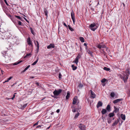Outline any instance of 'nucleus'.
I'll return each instance as SVG.
<instances>
[{
  "label": "nucleus",
  "mask_w": 130,
  "mask_h": 130,
  "mask_svg": "<svg viewBox=\"0 0 130 130\" xmlns=\"http://www.w3.org/2000/svg\"><path fill=\"white\" fill-rule=\"evenodd\" d=\"M130 73L129 72V69H127L125 73V74H124L123 76L120 75V78L122 79L124 81V82H126L128 78V76L129 75Z\"/></svg>",
  "instance_id": "f257e3e1"
},
{
  "label": "nucleus",
  "mask_w": 130,
  "mask_h": 130,
  "mask_svg": "<svg viewBox=\"0 0 130 130\" xmlns=\"http://www.w3.org/2000/svg\"><path fill=\"white\" fill-rule=\"evenodd\" d=\"M89 27L90 29L93 31H94L97 28V27L94 23L91 24L89 26Z\"/></svg>",
  "instance_id": "f03ea898"
},
{
  "label": "nucleus",
  "mask_w": 130,
  "mask_h": 130,
  "mask_svg": "<svg viewBox=\"0 0 130 130\" xmlns=\"http://www.w3.org/2000/svg\"><path fill=\"white\" fill-rule=\"evenodd\" d=\"M62 90L59 89L58 90L55 89L53 92L54 95L56 96L58 95L62 91Z\"/></svg>",
  "instance_id": "7ed1b4c3"
},
{
  "label": "nucleus",
  "mask_w": 130,
  "mask_h": 130,
  "mask_svg": "<svg viewBox=\"0 0 130 130\" xmlns=\"http://www.w3.org/2000/svg\"><path fill=\"white\" fill-rule=\"evenodd\" d=\"M78 127L79 128L80 130H86L85 126L82 124V123H80L78 125Z\"/></svg>",
  "instance_id": "20e7f679"
},
{
  "label": "nucleus",
  "mask_w": 130,
  "mask_h": 130,
  "mask_svg": "<svg viewBox=\"0 0 130 130\" xmlns=\"http://www.w3.org/2000/svg\"><path fill=\"white\" fill-rule=\"evenodd\" d=\"M71 18L73 21L74 24V23L75 22V19L74 12L73 10H72L71 12Z\"/></svg>",
  "instance_id": "39448f33"
},
{
  "label": "nucleus",
  "mask_w": 130,
  "mask_h": 130,
  "mask_svg": "<svg viewBox=\"0 0 130 130\" xmlns=\"http://www.w3.org/2000/svg\"><path fill=\"white\" fill-rule=\"evenodd\" d=\"M103 103L102 102L99 101L98 103L97 104L96 106L97 108H98L100 107H101L102 106Z\"/></svg>",
  "instance_id": "423d86ee"
},
{
  "label": "nucleus",
  "mask_w": 130,
  "mask_h": 130,
  "mask_svg": "<svg viewBox=\"0 0 130 130\" xmlns=\"http://www.w3.org/2000/svg\"><path fill=\"white\" fill-rule=\"evenodd\" d=\"M55 47V45L54 44H50L49 45L47 46V48L48 49H51L52 48H54Z\"/></svg>",
  "instance_id": "0eeeda50"
},
{
  "label": "nucleus",
  "mask_w": 130,
  "mask_h": 130,
  "mask_svg": "<svg viewBox=\"0 0 130 130\" xmlns=\"http://www.w3.org/2000/svg\"><path fill=\"white\" fill-rule=\"evenodd\" d=\"M97 47L98 48L101 49V48H107V47H106V46L105 45H101L100 44H99L98 45H97Z\"/></svg>",
  "instance_id": "6e6552de"
},
{
  "label": "nucleus",
  "mask_w": 130,
  "mask_h": 130,
  "mask_svg": "<svg viewBox=\"0 0 130 130\" xmlns=\"http://www.w3.org/2000/svg\"><path fill=\"white\" fill-rule=\"evenodd\" d=\"M123 100L122 99H118L113 101V103L114 104H116L120 101H122Z\"/></svg>",
  "instance_id": "1a4fd4ad"
},
{
  "label": "nucleus",
  "mask_w": 130,
  "mask_h": 130,
  "mask_svg": "<svg viewBox=\"0 0 130 130\" xmlns=\"http://www.w3.org/2000/svg\"><path fill=\"white\" fill-rule=\"evenodd\" d=\"M91 97L93 98H94L96 96V95L94 94V93L91 90Z\"/></svg>",
  "instance_id": "9d476101"
},
{
  "label": "nucleus",
  "mask_w": 130,
  "mask_h": 130,
  "mask_svg": "<svg viewBox=\"0 0 130 130\" xmlns=\"http://www.w3.org/2000/svg\"><path fill=\"white\" fill-rule=\"evenodd\" d=\"M77 96H75L74 98L73 101V104H75L76 103L77 101Z\"/></svg>",
  "instance_id": "9b49d317"
},
{
  "label": "nucleus",
  "mask_w": 130,
  "mask_h": 130,
  "mask_svg": "<svg viewBox=\"0 0 130 130\" xmlns=\"http://www.w3.org/2000/svg\"><path fill=\"white\" fill-rule=\"evenodd\" d=\"M27 104H21L20 108L21 109H23L25 108L27 106Z\"/></svg>",
  "instance_id": "f8f14e48"
},
{
  "label": "nucleus",
  "mask_w": 130,
  "mask_h": 130,
  "mask_svg": "<svg viewBox=\"0 0 130 130\" xmlns=\"http://www.w3.org/2000/svg\"><path fill=\"white\" fill-rule=\"evenodd\" d=\"M114 110L113 111V112L116 113L117 112H119V108L116 107L115 106H114Z\"/></svg>",
  "instance_id": "ddd939ff"
},
{
  "label": "nucleus",
  "mask_w": 130,
  "mask_h": 130,
  "mask_svg": "<svg viewBox=\"0 0 130 130\" xmlns=\"http://www.w3.org/2000/svg\"><path fill=\"white\" fill-rule=\"evenodd\" d=\"M106 110L108 112H110L111 111V107L110 105H107L106 107Z\"/></svg>",
  "instance_id": "4468645a"
},
{
  "label": "nucleus",
  "mask_w": 130,
  "mask_h": 130,
  "mask_svg": "<svg viewBox=\"0 0 130 130\" xmlns=\"http://www.w3.org/2000/svg\"><path fill=\"white\" fill-rule=\"evenodd\" d=\"M87 52L88 53V54H89L90 55V56L91 57L93 56V55L92 54V53H93V52L92 51H90L89 50H87Z\"/></svg>",
  "instance_id": "2eb2a0df"
},
{
  "label": "nucleus",
  "mask_w": 130,
  "mask_h": 130,
  "mask_svg": "<svg viewBox=\"0 0 130 130\" xmlns=\"http://www.w3.org/2000/svg\"><path fill=\"white\" fill-rule=\"evenodd\" d=\"M107 112V110L105 109H103L101 111V113L102 115H104Z\"/></svg>",
  "instance_id": "dca6fc26"
},
{
  "label": "nucleus",
  "mask_w": 130,
  "mask_h": 130,
  "mask_svg": "<svg viewBox=\"0 0 130 130\" xmlns=\"http://www.w3.org/2000/svg\"><path fill=\"white\" fill-rule=\"evenodd\" d=\"M119 120L118 119L114 123L112 124V126H114L116 125H117L119 122Z\"/></svg>",
  "instance_id": "f3484780"
},
{
  "label": "nucleus",
  "mask_w": 130,
  "mask_h": 130,
  "mask_svg": "<svg viewBox=\"0 0 130 130\" xmlns=\"http://www.w3.org/2000/svg\"><path fill=\"white\" fill-rule=\"evenodd\" d=\"M70 96V92L69 91H68L67 92V95L66 96V100L68 99L69 98Z\"/></svg>",
  "instance_id": "a211bd4d"
},
{
  "label": "nucleus",
  "mask_w": 130,
  "mask_h": 130,
  "mask_svg": "<svg viewBox=\"0 0 130 130\" xmlns=\"http://www.w3.org/2000/svg\"><path fill=\"white\" fill-rule=\"evenodd\" d=\"M27 42L29 45H31L32 43L31 42L30 38L29 37L27 39Z\"/></svg>",
  "instance_id": "6ab92c4d"
},
{
  "label": "nucleus",
  "mask_w": 130,
  "mask_h": 130,
  "mask_svg": "<svg viewBox=\"0 0 130 130\" xmlns=\"http://www.w3.org/2000/svg\"><path fill=\"white\" fill-rule=\"evenodd\" d=\"M121 117L122 120H125V115L122 114L121 115Z\"/></svg>",
  "instance_id": "aec40b11"
},
{
  "label": "nucleus",
  "mask_w": 130,
  "mask_h": 130,
  "mask_svg": "<svg viewBox=\"0 0 130 130\" xmlns=\"http://www.w3.org/2000/svg\"><path fill=\"white\" fill-rule=\"evenodd\" d=\"M115 116L114 112H113L112 113H110L109 115L108 116L110 117H113Z\"/></svg>",
  "instance_id": "412c9836"
},
{
  "label": "nucleus",
  "mask_w": 130,
  "mask_h": 130,
  "mask_svg": "<svg viewBox=\"0 0 130 130\" xmlns=\"http://www.w3.org/2000/svg\"><path fill=\"white\" fill-rule=\"evenodd\" d=\"M44 12L45 13V15L47 17V14L48 11L46 8H44Z\"/></svg>",
  "instance_id": "4be33fe9"
},
{
  "label": "nucleus",
  "mask_w": 130,
  "mask_h": 130,
  "mask_svg": "<svg viewBox=\"0 0 130 130\" xmlns=\"http://www.w3.org/2000/svg\"><path fill=\"white\" fill-rule=\"evenodd\" d=\"M36 43H37V52H38V50L39 48V43L38 41H36Z\"/></svg>",
  "instance_id": "5701e85b"
},
{
  "label": "nucleus",
  "mask_w": 130,
  "mask_h": 130,
  "mask_svg": "<svg viewBox=\"0 0 130 130\" xmlns=\"http://www.w3.org/2000/svg\"><path fill=\"white\" fill-rule=\"evenodd\" d=\"M71 108H74V109H72V111L73 112H75L76 111V109H75V107L73 106H72Z\"/></svg>",
  "instance_id": "b1692460"
},
{
  "label": "nucleus",
  "mask_w": 130,
  "mask_h": 130,
  "mask_svg": "<svg viewBox=\"0 0 130 130\" xmlns=\"http://www.w3.org/2000/svg\"><path fill=\"white\" fill-rule=\"evenodd\" d=\"M37 60H36V61H35V62H34L33 63H32L31 64L32 65V66L34 65L35 64H36L37 63V62H38V60L39 58L38 57H37Z\"/></svg>",
  "instance_id": "393cba45"
},
{
  "label": "nucleus",
  "mask_w": 130,
  "mask_h": 130,
  "mask_svg": "<svg viewBox=\"0 0 130 130\" xmlns=\"http://www.w3.org/2000/svg\"><path fill=\"white\" fill-rule=\"evenodd\" d=\"M79 39L81 41V42H84V39L82 37H80L79 38Z\"/></svg>",
  "instance_id": "a878e982"
},
{
  "label": "nucleus",
  "mask_w": 130,
  "mask_h": 130,
  "mask_svg": "<svg viewBox=\"0 0 130 130\" xmlns=\"http://www.w3.org/2000/svg\"><path fill=\"white\" fill-rule=\"evenodd\" d=\"M71 67L72 68V69L73 70H75L77 68V67L76 66H74L73 64L72 65Z\"/></svg>",
  "instance_id": "bb28decb"
},
{
  "label": "nucleus",
  "mask_w": 130,
  "mask_h": 130,
  "mask_svg": "<svg viewBox=\"0 0 130 130\" xmlns=\"http://www.w3.org/2000/svg\"><path fill=\"white\" fill-rule=\"evenodd\" d=\"M103 69L104 70L106 71H109L110 70V69L109 68L106 67H104L103 68Z\"/></svg>",
  "instance_id": "cd10ccee"
},
{
  "label": "nucleus",
  "mask_w": 130,
  "mask_h": 130,
  "mask_svg": "<svg viewBox=\"0 0 130 130\" xmlns=\"http://www.w3.org/2000/svg\"><path fill=\"white\" fill-rule=\"evenodd\" d=\"M12 77H9L8 79H7V80H6L5 82H4L3 83H4L7 82H8L9 80H10L12 78Z\"/></svg>",
  "instance_id": "c85d7f7f"
},
{
  "label": "nucleus",
  "mask_w": 130,
  "mask_h": 130,
  "mask_svg": "<svg viewBox=\"0 0 130 130\" xmlns=\"http://www.w3.org/2000/svg\"><path fill=\"white\" fill-rule=\"evenodd\" d=\"M110 95L112 97H113L115 95V94L113 92H112L111 93Z\"/></svg>",
  "instance_id": "c756f323"
},
{
  "label": "nucleus",
  "mask_w": 130,
  "mask_h": 130,
  "mask_svg": "<svg viewBox=\"0 0 130 130\" xmlns=\"http://www.w3.org/2000/svg\"><path fill=\"white\" fill-rule=\"evenodd\" d=\"M78 59L77 58H76L75 60L74 61V63H76V64H77V63L78 62Z\"/></svg>",
  "instance_id": "7c9ffc66"
},
{
  "label": "nucleus",
  "mask_w": 130,
  "mask_h": 130,
  "mask_svg": "<svg viewBox=\"0 0 130 130\" xmlns=\"http://www.w3.org/2000/svg\"><path fill=\"white\" fill-rule=\"evenodd\" d=\"M22 62V61H19L17 63H14L13 65H17L18 64H19L20 63Z\"/></svg>",
  "instance_id": "2f4dec72"
},
{
  "label": "nucleus",
  "mask_w": 130,
  "mask_h": 130,
  "mask_svg": "<svg viewBox=\"0 0 130 130\" xmlns=\"http://www.w3.org/2000/svg\"><path fill=\"white\" fill-rule=\"evenodd\" d=\"M15 17L17 18L20 19V20L22 21L23 20L22 19V18L18 16L15 15Z\"/></svg>",
  "instance_id": "473e14b6"
},
{
  "label": "nucleus",
  "mask_w": 130,
  "mask_h": 130,
  "mask_svg": "<svg viewBox=\"0 0 130 130\" xmlns=\"http://www.w3.org/2000/svg\"><path fill=\"white\" fill-rule=\"evenodd\" d=\"M68 27L69 29L71 31H72L73 30V29L69 25H68Z\"/></svg>",
  "instance_id": "72a5a7b5"
},
{
  "label": "nucleus",
  "mask_w": 130,
  "mask_h": 130,
  "mask_svg": "<svg viewBox=\"0 0 130 130\" xmlns=\"http://www.w3.org/2000/svg\"><path fill=\"white\" fill-rule=\"evenodd\" d=\"M31 55V53L27 54L24 57V58H26L28 56H30Z\"/></svg>",
  "instance_id": "f704fd0d"
},
{
  "label": "nucleus",
  "mask_w": 130,
  "mask_h": 130,
  "mask_svg": "<svg viewBox=\"0 0 130 130\" xmlns=\"http://www.w3.org/2000/svg\"><path fill=\"white\" fill-rule=\"evenodd\" d=\"M106 79L103 78L101 80V82L102 83H104L106 81Z\"/></svg>",
  "instance_id": "c9c22d12"
},
{
  "label": "nucleus",
  "mask_w": 130,
  "mask_h": 130,
  "mask_svg": "<svg viewBox=\"0 0 130 130\" xmlns=\"http://www.w3.org/2000/svg\"><path fill=\"white\" fill-rule=\"evenodd\" d=\"M30 28V29L31 31V33L33 35H34V31L32 30V28Z\"/></svg>",
  "instance_id": "e433bc0d"
},
{
  "label": "nucleus",
  "mask_w": 130,
  "mask_h": 130,
  "mask_svg": "<svg viewBox=\"0 0 130 130\" xmlns=\"http://www.w3.org/2000/svg\"><path fill=\"white\" fill-rule=\"evenodd\" d=\"M79 113H77L76 115L74 118H77L78 117V116H79Z\"/></svg>",
  "instance_id": "4c0bfd02"
},
{
  "label": "nucleus",
  "mask_w": 130,
  "mask_h": 130,
  "mask_svg": "<svg viewBox=\"0 0 130 130\" xmlns=\"http://www.w3.org/2000/svg\"><path fill=\"white\" fill-rule=\"evenodd\" d=\"M81 57V56L79 54H78L76 58L79 59Z\"/></svg>",
  "instance_id": "58836bf2"
},
{
  "label": "nucleus",
  "mask_w": 130,
  "mask_h": 130,
  "mask_svg": "<svg viewBox=\"0 0 130 130\" xmlns=\"http://www.w3.org/2000/svg\"><path fill=\"white\" fill-rule=\"evenodd\" d=\"M107 122L109 124H110L111 122V120L110 119H108V120Z\"/></svg>",
  "instance_id": "ea45409f"
},
{
  "label": "nucleus",
  "mask_w": 130,
  "mask_h": 130,
  "mask_svg": "<svg viewBox=\"0 0 130 130\" xmlns=\"http://www.w3.org/2000/svg\"><path fill=\"white\" fill-rule=\"evenodd\" d=\"M18 24L19 25H22V22L20 21H18Z\"/></svg>",
  "instance_id": "a19ab883"
},
{
  "label": "nucleus",
  "mask_w": 130,
  "mask_h": 130,
  "mask_svg": "<svg viewBox=\"0 0 130 130\" xmlns=\"http://www.w3.org/2000/svg\"><path fill=\"white\" fill-rule=\"evenodd\" d=\"M83 85L81 84H80L79 85V87H80V88H82L83 87Z\"/></svg>",
  "instance_id": "79ce46f5"
},
{
  "label": "nucleus",
  "mask_w": 130,
  "mask_h": 130,
  "mask_svg": "<svg viewBox=\"0 0 130 130\" xmlns=\"http://www.w3.org/2000/svg\"><path fill=\"white\" fill-rule=\"evenodd\" d=\"M62 75L60 73L59 74V79H61V76Z\"/></svg>",
  "instance_id": "37998d69"
},
{
  "label": "nucleus",
  "mask_w": 130,
  "mask_h": 130,
  "mask_svg": "<svg viewBox=\"0 0 130 130\" xmlns=\"http://www.w3.org/2000/svg\"><path fill=\"white\" fill-rule=\"evenodd\" d=\"M30 67V65L26 67L25 69L27 70Z\"/></svg>",
  "instance_id": "c03bdc74"
},
{
  "label": "nucleus",
  "mask_w": 130,
  "mask_h": 130,
  "mask_svg": "<svg viewBox=\"0 0 130 130\" xmlns=\"http://www.w3.org/2000/svg\"><path fill=\"white\" fill-rule=\"evenodd\" d=\"M4 0V1L5 2V3L7 5H8V3H7V2L6 0Z\"/></svg>",
  "instance_id": "a18cd8bd"
},
{
  "label": "nucleus",
  "mask_w": 130,
  "mask_h": 130,
  "mask_svg": "<svg viewBox=\"0 0 130 130\" xmlns=\"http://www.w3.org/2000/svg\"><path fill=\"white\" fill-rule=\"evenodd\" d=\"M16 94V93H14V95H13V97L12 98V99H13L15 97V94Z\"/></svg>",
  "instance_id": "49530a36"
},
{
  "label": "nucleus",
  "mask_w": 130,
  "mask_h": 130,
  "mask_svg": "<svg viewBox=\"0 0 130 130\" xmlns=\"http://www.w3.org/2000/svg\"><path fill=\"white\" fill-rule=\"evenodd\" d=\"M63 24L66 27H67V26L65 23H64Z\"/></svg>",
  "instance_id": "de8ad7c7"
},
{
  "label": "nucleus",
  "mask_w": 130,
  "mask_h": 130,
  "mask_svg": "<svg viewBox=\"0 0 130 130\" xmlns=\"http://www.w3.org/2000/svg\"><path fill=\"white\" fill-rule=\"evenodd\" d=\"M38 122L34 124V126L35 125H38Z\"/></svg>",
  "instance_id": "09e8293b"
},
{
  "label": "nucleus",
  "mask_w": 130,
  "mask_h": 130,
  "mask_svg": "<svg viewBox=\"0 0 130 130\" xmlns=\"http://www.w3.org/2000/svg\"><path fill=\"white\" fill-rule=\"evenodd\" d=\"M35 84L38 86H39V84L38 83H36Z\"/></svg>",
  "instance_id": "8fccbe9b"
},
{
  "label": "nucleus",
  "mask_w": 130,
  "mask_h": 130,
  "mask_svg": "<svg viewBox=\"0 0 130 130\" xmlns=\"http://www.w3.org/2000/svg\"><path fill=\"white\" fill-rule=\"evenodd\" d=\"M60 110L59 109H57L56 111V112L57 113H59V112Z\"/></svg>",
  "instance_id": "3c124183"
},
{
  "label": "nucleus",
  "mask_w": 130,
  "mask_h": 130,
  "mask_svg": "<svg viewBox=\"0 0 130 130\" xmlns=\"http://www.w3.org/2000/svg\"><path fill=\"white\" fill-rule=\"evenodd\" d=\"M41 125H38V126H37V127H36V128H39V127H41Z\"/></svg>",
  "instance_id": "603ef678"
},
{
  "label": "nucleus",
  "mask_w": 130,
  "mask_h": 130,
  "mask_svg": "<svg viewBox=\"0 0 130 130\" xmlns=\"http://www.w3.org/2000/svg\"><path fill=\"white\" fill-rule=\"evenodd\" d=\"M26 70L25 69L23 70L22 72H24Z\"/></svg>",
  "instance_id": "864d4df0"
},
{
  "label": "nucleus",
  "mask_w": 130,
  "mask_h": 130,
  "mask_svg": "<svg viewBox=\"0 0 130 130\" xmlns=\"http://www.w3.org/2000/svg\"><path fill=\"white\" fill-rule=\"evenodd\" d=\"M102 119L104 120V119L105 118H104L103 116H102Z\"/></svg>",
  "instance_id": "5fc2aeb1"
},
{
  "label": "nucleus",
  "mask_w": 130,
  "mask_h": 130,
  "mask_svg": "<svg viewBox=\"0 0 130 130\" xmlns=\"http://www.w3.org/2000/svg\"><path fill=\"white\" fill-rule=\"evenodd\" d=\"M34 77H33V76H31V77H30V78H33Z\"/></svg>",
  "instance_id": "6e6d98bb"
},
{
  "label": "nucleus",
  "mask_w": 130,
  "mask_h": 130,
  "mask_svg": "<svg viewBox=\"0 0 130 130\" xmlns=\"http://www.w3.org/2000/svg\"><path fill=\"white\" fill-rule=\"evenodd\" d=\"M24 19L27 22H28V21L27 20H26V19L24 17Z\"/></svg>",
  "instance_id": "4d7b16f0"
},
{
  "label": "nucleus",
  "mask_w": 130,
  "mask_h": 130,
  "mask_svg": "<svg viewBox=\"0 0 130 130\" xmlns=\"http://www.w3.org/2000/svg\"><path fill=\"white\" fill-rule=\"evenodd\" d=\"M84 45L85 46H87V44L86 43H84Z\"/></svg>",
  "instance_id": "13d9d810"
},
{
  "label": "nucleus",
  "mask_w": 130,
  "mask_h": 130,
  "mask_svg": "<svg viewBox=\"0 0 130 130\" xmlns=\"http://www.w3.org/2000/svg\"><path fill=\"white\" fill-rule=\"evenodd\" d=\"M50 126H49V127L47 128V129H49L50 128Z\"/></svg>",
  "instance_id": "bf43d9fd"
},
{
  "label": "nucleus",
  "mask_w": 130,
  "mask_h": 130,
  "mask_svg": "<svg viewBox=\"0 0 130 130\" xmlns=\"http://www.w3.org/2000/svg\"><path fill=\"white\" fill-rule=\"evenodd\" d=\"M122 5H123V6L124 7L125 5H124V3H122Z\"/></svg>",
  "instance_id": "052dcab7"
},
{
  "label": "nucleus",
  "mask_w": 130,
  "mask_h": 130,
  "mask_svg": "<svg viewBox=\"0 0 130 130\" xmlns=\"http://www.w3.org/2000/svg\"><path fill=\"white\" fill-rule=\"evenodd\" d=\"M2 73L3 74V72H4L2 70L1 71Z\"/></svg>",
  "instance_id": "680f3d73"
},
{
  "label": "nucleus",
  "mask_w": 130,
  "mask_h": 130,
  "mask_svg": "<svg viewBox=\"0 0 130 130\" xmlns=\"http://www.w3.org/2000/svg\"><path fill=\"white\" fill-rule=\"evenodd\" d=\"M102 85H103V86H105V84H103Z\"/></svg>",
  "instance_id": "e2e57ef3"
},
{
  "label": "nucleus",
  "mask_w": 130,
  "mask_h": 130,
  "mask_svg": "<svg viewBox=\"0 0 130 130\" xmlns=\"http://www.w3.org/2000/svg\"><path fill=\"white\" fill-rule=\"evenodd\" d=\"M23 16H24V17H25V15L24 14H23Z\"/></svg>",
  "instance_id": "0e129e2a"
},
{
  "label": "nucleus",
  "mask_w": 130,
  "mask_h": 130,
  "mask_svg": "<svg viewBox=\"0 0 130 130\" xmlns=\"http://www.w3.org/2000/svg\"><path fill=\"white\" fill-rule=\"evenodd\" d=\"M115 119V118H113V120H114Z\"/></svg>",
  "instance_id": "69168bd1"
},
{
  "label": "nucleus",
  "mask_w": 130,
  "mask_h": 130,
  "mask_svg": "<svg viewBox=\"0 0 130 130\" xmlns=\"http://www.w3.org/2000/svg\"><path fill=\"white\" fill-rule=\"evenodd\" d=\"M14 84H13V85H12V86H13L14 85Z\"/></svg>",
  "instance_id": "338daca9"
},
{
  "label": "nucleus",
  "mask_w": 130,
  "mask_h": 130,
  "mask_svg": "<svg viewBox=\"0 0 130 130\" xmlns=\"http://www.w3.org/2000/svg\"><path fill=\"white\" fill-rule=\"evenodd\" d=\"M3 55H4V54H3Z\"/></svg>",
  "instance_id": "774afa93"
}]
</instances>
